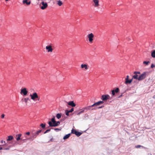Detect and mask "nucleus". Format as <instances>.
Returning <instances> with one entry per match:
<instances>
[{"label":"nucleus","instance_id":"42","mask_svg":"<svg viewBox=\"0 0 155 155\" xmlns=\"http://www.w3.org/2000/svg\"><path fill=\"white\" fill-rule=\"evenodd\" d=\"M5 115L4 114H2V115H1V118H4V117H5Z\"/></svg>","mask_w":155,"mask_h":155},{"label":"nucleus","instance_id":"41","mask_svg":"<svg viewBox=\"0 0 155 155\" xmlns=\"http://www.w3.org/2000/svg\"><path fill=\"white\" fill-rule=\"evenodd\" d=\"M155 67V65L153 64H152L151 65V68H153L154 67Z\"/></svg>","mask_w":155,"mask_h":155},{"label":"nucleus","instance_id":"35","mask_svg":"<svg viewBox=\"0 0 155 155\" xmlns=\"http://www.w3.org/2000/svg\"><path fill=\"white\" fill-rule=\"evenodd\" d=\"M85 112L84 110V109H83V110H82V111H80V112H79V113H78V115H80L81 114L84 112Z\"/></svg>","mask_w":155,"mask_h":155},{"label":"nucleus","instance_id":"31","mask_svg":"<svg viewBox=\"0 0 155 155\" xmlns=\"http://www.w3.org/2000/svg\"><path fill=\"white\" fill-rule=\"evenodd\" d=\"M150 62L149 61H144L143 62V64H145L146 65H147Z\"/></svg>","mask_w":155,"mask_h":155},{"label":"nucleus","instance_id":"1","mask_svg":"<svg viewBox=\"0 0 155 155\" xmlns=\"http://www.w3.org/2000/svg\"><path fill=\"white\" fill-rule=\"evenodd\" d=\"M42 131V130H39L35 133H31V137L33 138H35L37 136L41 133Z\"/></svg>","mask_w":155,"mask_h":155},{"label":"nucleus","instance_id":"47","mask_svg":"<svg viewBox=\"0 0 155 155\" xmlns=\"http://www.w3.org/2000/svg\"><path fill=\"white\" fill-rule=\"evenodd\" d=\"M3 149V148L1 146V145H0V150H2Z\"/></svg>","mask_w":155,"mask_h":155},{"label":"nucleus","instance_id":"18","mask_svg":"<svg viewBox=\"0 0 155 155\" xmlns=\"http://www.w3.org/2000/svg\"><path fill=\"white\" fill-rule=\"evenodd\" d=\"M13 138V137L12 136H8V138L7 139V141H9L12 140Z\"/></svg>","mask_w":155,"mask_h":155},{"label":"nucleus","instance_id":"27","mask_svg":"<svg viewBox=\"0 0 155 155\" xmlns=\"http://www.w3.org/2000/svg\"><path fill=\"white\" fill-rule=\"evenodd\" d=\"M77 131L74 129H72L71 130V133L74 134H75Z\"/></svg>","mask_w":155,"mask_h":155},{"label":"nucleus","instance_id":"9","mask_svg":"<svg viewBox=\"0 0 155 155\" xmlns=\"http://www.w3.org/2000/svg\"><path fill=\"white\" fill-rule=\"evenodd\" d=\"M65 102L67 103L69 105L73 107H74L76 106V104L73 101H70L68 102L66 101H65Z\"/></svg>","mask_w":155,"mask_h":155},{"label":"nucleus","instance_id":"29","mask_svg":"<svg viewBox=\"0 0 155 155\" xmlns=\"http://www.w3.org/2000/svg\"><path fill=\"white\" fill-rule=\"evenodd\" d=\"M40 126L42 127V128H44L45 127V124H41Z\"/></svg>","mask_w":155,"mask_h":155},{"label":"nucleus","instance_id":"23","mask_svg":"<svg viewBox=\"0 0 155 155\" xmlns=\"http://www.w3.org/2000/svg\"><path fill=\"white\" fill-rule=\"evenodd\" d=\"M61 114L58 113L56 114V117L58 119H59L61 117Z\"/></svg>","mask_w":155,"mask_h":155},{"label":"nucleus","instance_id":"14","mask_svg":"<svg viewBox=\"0 0 155 155\" xmlns=\"http://www.w3.org/2000/svg\"><path fill=\"white\" fill-rule=\"evenodd\" d=\"M81 68H84V70H86L88 69L87 65L86 64H82L81 65Z\"/></svg>","mask_w":155,"mask_h":155},{"label":"nucleus","instance_id":"28","mask_svg":"<svg viewBox=\"0 0 155 155\" xmlns=\"http://www.w3.org/2000/svg\"><path fill=\"white\" fill-rule=\"evenodd\" d=\"M65 112L66 115L67 116H68L69 115V113H70L68 111V110H65Z\"/></svg>","mask_w":155,"mask_h":155},{"label":"nucleus","instance_id":"16","mask_svg":"<svg viewBox=\"0 0 155 155\" xmlns=\"http://www.w3.org/2000/svg\"><path fill=\"white\" fill-rule=\"evenodd\" d=\"M21 134H17L16 135V137H17L16 138V140L17 141H18L19 140L21 139Z\"/></svg>","mask_w":155,"mask_h":155},{"label":"nucleus","instance_id":"22","mask_svg":"<svg viewBox=\"0 0 155 155\" xmlns=\"http://www.w3.org/2000/svg\"><path fill=\"white\" fill-rule=\"evenodd\" d=\"M82 134L81 132L77 131L75 134L78 137H79Z\"/></svg>","mask_w":155,"mask_h":155},{"label":"nucleus","instance_id":"32","mask_svg":"<svg viewBox=\"0 0 155 155\" xmlns=\"http://www.w3.org/2000/svg\"><path fill=\"white\" fill-rule=\"evenodd\" d=\"M51 129H53V128H51V129H48L46 131H45L44 133V134H46L49 132L50 131V130Z\"/></svg>","mask_w":155,"mask_h":155},{"label":"nucleus","instance_id":"38","mask_svg":"<svg viewBox=\"0 0 155 155\" xmlns=\"http://www.w3.org/2000/svg\"><path fill=\"white\" fill-rule=\"evenodd\" d=\"M90 106L91 108V107H94H94H96V106H95L94 103V104H93V105H92L91 106Z\"/></svg>","mask_w":155,"mask_h":155},{"label":"nucleus","instance_id":"30","mask_svg":"<svg viewBox=\"0 0 155 155\" xmlns=\"http://www.w3.org/2000/svg\"><path fill=\"white\" fill-rule=\"evenodd\" d=\"M53 129L57 132L61 130V128H54Z\"/></svg>","mask_w":155,"mask_h":155},{"label":"nucleus","instance_id":"24","mask_svg":"<svg viewBox=\"0 0 155 155\" xmlns=\"http://www.w3.org/2000/svg\"><path fill=\"white\" fill-rule=\"evenodd\" d=\"M57 2V4L59 6H61L63 4L62 2L60 0L58 1Z\"/></svg>","mask_w":155,"mask_h":155},{"label":"nucleus","instance_id":"10","mask_svg":"<svg viewBox=\"0 0 155 155\" xmlns=\"http://www.w3.org/2000/svg\"><path fill=\"white\" fill-rule=\"evenodd\" d=\"M119 91V89L117 87L115 89L113 90L112 91V94L113 96H114L115 94V93H117Z\"/></svg>","mask_w":155,"mask_h":155},{"label":"nucleus","instance_id":"7","mask_svg":"<svg viewBox=\"0 0 155 155\" xmlns=\"http://www.w3.org/2000/svg\"><path fill=\"white\" fill-rule=\"evenodd\" d=\"M109 96L108 95H103L101 96V99L103 101H105L109 99Z\"/></svg>","mask_w":155,"mask_h":155},{"label":"nucleus","instance_id":"48","mask_svg":"<svg viewBox=\"0 0 155 155\" xmlns=\"http://www.w3.org/2000/svg\"><path fill=\"white\" fill-rule=\"evenodd\" d=\"M26 140L25 139H22V138H21V140Z\"/></svg>","mask_w":155,"mask_h":155},{"label":"nucleus","instance_id":"19","mask_svg":"<svg viewBox=\"0 0 155 155\" xmlns=\"http://www.w3.org/2000/svg\"><path fill=\"white\" fill-rule=\"evenodd\" d=\"M151 55L153 58H155V50H153L151 52Z\"/></svg>","mask_w":155,"mask_h":155},{"label":"nucleus","instance_id":"50","mask_svg":"<svg viewBox=\"0 0 155 155\" xmlns=\"http://www.w3.org/2000/svg\"><path fill=\"white\" fill-rule=\"evenodd\" d=\"M53 140V139H52V138L50 140V141H53V140Z\"/></svg>","mask_w":155,"mask_h":155},{"label":"nucleus","instance_id":"49","mask_svg":"<svg viewBox=\"0 0 155 155\" xmlns=\"http://www.w3.org/2000/svg\"><path fill=\"white\" fill-rule=\"evenodd\" d=\"M122 95H120V96H119L118 97H119V98H120V97H122Z\"/></svg>","mask_w":155,"mask_h":155},{"label":"nucleus","instance_id":"39","mask_svg":"<svg viewBox=\"0 0 155 155\" xmlns=\"http://www.w3.org/2000/svg\"><path fill=\"white\" fill-rule=\"evenodd\" d=\"M4 150H10V148L7 147V148H4Z\"/></svg>","mask_w":155,"mask_h":155},{"label":"nucleus","instance_id":"36","mask_svg":"<svg viewBox=\"0 0 155 155\" xmlns=\"http://www.w3.org/2000/svg\"><path fill=\"white\" fill-rule=\"evenodd\" d=\"M74 110V109L73 108H72L70 110H68V111L70 113L72 112Z\"/></svg>","mask_w":155,"mask_h":155},{"label":"nucleus","instance_id":"15","mask_svg":"<svg viewBox=\"0 0 155 155\" xmlns=\"http://www.w3.org/2000/svg\"><path fill=\"white\" fill-rule=\"evenodd\" d=\"M60 122L59 121H56V122L53 124V125H51L50 126H52V127H55L58 126L60 124Z\"/></svg>","mask_w":155,"mask_h":155},{"label":"nucleus","instance_id":"53","mask_svg":"<svg viewBox=\"0 0 155 155\" xmlns=\"http://www.w3.org/2000/svg\"><path fill=\"white\" fill-rule=\"evenodd\" d=\"M63 121H64V119H63V120H62Z\"/></svg>","mask_w":155,"mask_h":155},{"label":"nucleus","instance_id":"51","mask_svg":"<svg viewBox=\"0 0 155 155\" xmlns=\"http://www.w3.org/2000/svg\"><path fill=\"white\" fill-rule=\"evenodd\" d=\"M37 99H38V100H39V97H38V98H37Z\"/></svg>","mask_w":155,"mask_h":155},{"label":"nucleus","instance_id":"43","mask_svg":"<svg viewBox=\"0 0 155 155\" xmlns=\"http://www.w3.org/2000/svg\"><path fill=\"white\" fill-rule=\"evenodd\" d=\"M1 143H5V141H4L3 140H2L1 141Z\"/></svg>","mask_w":155,"mask_h":155},{"label":"nucleus","instance_id":"54","mask_svg":"<svg viewBox=\"0 0 155 155\" xmlns=\"http://www.w3.org/2000/svg\"><path fill=\"white\" fill-rule=\"evenodd\" d=\"M18 144H20L19 143H18Z\"/></svg>","mask_w":155,"mask_h":155},{"label":"nucleus","instance_id":"5","mask_svg":"<svg viewBox=\"0 0 155 155\" xmlns=\"http://www.w3.org/2000/svg\"><path fill=\"white\" fill-rule=\"evenodd\" d=\"M56 122V121L55 120V117L54 116H53V118H52L51 120V121H49L48 122V123L49 125V127H52L50 126V124L51 125H53V124L54 123Z\"/></svg>","mask_w":155,"mask_h":155},{"label":"nucleus","instance_id":"11","mask_svg":"<svg viewBox=\"0 0 155 155\" xmlns=\"http://www.w3.org/2000/svg\"><path fill=\"white\" fill-rule=\"evenodd\" d=\"M46 49L48 50V52H52L53 51V49L52 48V46L51 45H49L46 46Z\"/></svg>","mask_w":155,"mask_h":155},{"label":"nucleus","instance_id":"34","mask_svg":"<svg viewBox=\"0 0 155 155\" xmlns=\"http://www.w3.org/2000/svg\"><path fill=\"white\" fill-rule=\"evenodd\" d=\"M141 147H143V146L140 145H137L135 146V147L137 148H140Z\"/></svg>","mask_w":155,"mask_h":155},{"label":"nucleus","instance_id":"37","mask_svg":"<svg viewBox=\"0 0 155 155\" xmlns=\"http://www.w3.org/2000/svg\"><path fill=\"white\" fill-rule=\"evenodd\" d=\"M134 74H140V72H139V71H134Z\"/></svg>","mask_w":155,"mask_h":155},{"label":"nucleus","instance_id":"17","mask_svg":"<svg viewBox=\"0 0 155 155\" xmlns=\"http://www.w3.org/2000/svg\"><path fill=\"white\" fill-rule=\"evenodd\" d=\"M71 134H68L66 135L63 137V139L65 140L68 139L70 136Z\"/></svg>","mask_w":155,"mask_h":155},{"label":"nucleus","instance_id":"40","mask_svg":"<svg viewBox=\"0 0 155 155\" xmlns=\"http://www.w3.org/2000/svg\"><path fill=\"white\" fill-rule=\"evenodd\" d=\"M99 103L100 105L103 104L104 103V102L103 101H99Z\"/></svg>","mask_w":155,"mask_h":155},{"label":"nucleus","instance_id":"6","mask_svg":"<svg viewBox=\"0 0 155 155\" xmlns=\"http://www.w3.org/2000/svg\"><path fill=\"white\" fill-rule=\"evenodd\" d=\"M94 35L92 33H91L88 35V38L89 41L90 42H92L93 40V38L94 37Z\"/></svg>","mask_w":155,"mask_h":155},{"label":"nucleus","instance_id":"13","mask_svg":"<svg viewBox=\"0 0 155 155\" xmlns=\"http://www.w3.org/2000/svg\"><path fill=\"white\" fill-rule=\"evenodd\" d=\"M93 1L94 3V6L95 7H97L99 6V0H93Z\"/></svg>","mask_w":155,"mask_h":155},{"label":"nucleus","instance_id":"20","mask_svg":"<svg viewBox=\"0 0 155 155\" xmlns=\"http://www.w3.org/2000/svg\"><path fill=\"white\" fill-rule=\"evenodd\" d=\"M125 83L127 85L128 84H130L131 83H130V81L129 79H125Z\"/></svg>","mask_w":155,"mask_h":155},{"label":"nucleus","instance_id":"44","mask_svg":"<svg viewBox=\"0 0 155 155\" xmlns=\"http://www.w3.org/2000/svg\"><path fill=\"white\" fill-rule=\"evenodd\" d=\"M26 134L27 135H29L30 134V133L29 132H27L26 133Z\"/></svg>","mask_w":155,"mask_h":155},{"label":"nucleus","instance_id":"4","mask_svg":"<svg viewBox=\"0 0 155 155\" xmlns=\"http://www.w3.org/2000/svg\"><path fill=\"white\" fill-rule=\"evenodd\" d=\"M28 93V91L26 88H24L21 89V90L20 93L23 94L24 96L26 95Z\"/></svg>","mask_w":155,"mask_h":155},{"label":"nucleus","instance_id":"21","mask_svg":"<svg viewBox=\"0 0 155 155\" xmlns=\"http://www.w3.org/2000/svg\"><path fill=\"white\" fill-rule=\"evenodd\" d=\"M135 74V75L133 76V78H134V79L138 80V75L137 74Z\"/></svg>","mask_w":155,"mask_h":155},{"label":"nucleus","instance_id":"45","mask_svg":"<svg viewBox=\"0 0 155 155\" xmlns=\"http://www.w3.org/2000/svg\"><path fill=\"white\" fill-rule=\"evenodd\" d=\"M129 76L128 75H127V76H126V78H125V79H129Z\"/></svg>","mask_w":155,"mask_h":155},{"label":"nucleus","instance_id":"26","mask_svg":"<svg viewBox=\"0 0 155 155\" xmlns=\"http://www.w3.org/2000/svg\"><path fill=\"white\" fill-rule=\"evenodd\" d=\"M104 107V106H101V107H95L94 108V109L95 110H96L97 109L101 108Z\"/></svg>","mask_w":155,"mask_h":155},{"label":"nucleus","instance_id":"8","mask_svg":"<svg viewBox=\"0 0 155 155\" xmlns=\"http://www.w3.org/2000/svg\"><path fill=\"white\" fill-rule=\"evenodd\" d=\"M41 3L42 6H41V8L42 10L45 9L48 6V5L46 2H43Z\"/></svg>","mask_w":155,"mask_h":155},{"label":"nucleus","instance_id":"33","mask_svg":"<svg viewBox=\"0 0 155 155\" xmlns=\"http://www.w3.org/2000/svg\"><path fill=\"white\" fill-rule=\"evenodd\" d=\"M94 104H95L96 107H97V106H98L100 105V104L99 103V101L96 102V103H94Z\"/></svg>","mask_w":155,"mask_h":155},{"label":"nucleus","instance_id":"52","mask_svg":"<svg viewBox=\"0 0 155 155\" xmlns=\"http://www.w3.org/2000/svg\"><path fill=\"white\" fill-rule=\"evenodd\" d=\"M11 146H11V145H10V146H9V147H11Z\"/></svg>","mask_w":155,"mask_h":155},{"label":"nucleus","instance_id":"3","mask_svg":"<svg viewBox=\"0 0 155 155\" xmlns=\"http://www.w3.org/2000/svg\"><path fill=\"white\" fill-rule=\"evenodd\" d=\"M146 74L144 72L138 77V80L141 81L145 79L146 77Z\"/></svg>","mask_w":155,"mask_h":155},{"label":"nucleus","instance_id":"25","mask_svg":"<svg viewBox=\"0 0 155 155\" xmlns=\"http://www.w3.org/2000/svg\"><path fill=\"white\" fill-rule=\"evenodd\" d=\"M24 101L25 103L27 104V102L28 101H30V99L28 97L25 98L24 99Z\"/></svg>","mask_w":155,"mask_h":155},{"label":"nucleus","instance_id":"12","mask_svg":"<svg viewBox=\"0 0 155 155\" xmlns=\"http://www.w3.org/2000/svg\"><path fill=\"white\" fill-rule=\"evenodd\" d=\"M85 112H86L87 111L89 110H94V108H91L90 106H87L83 108Z\"/></svg>","mask_w":155,"mask_h":155},{"label":"nucleus","instance_id":"46","mask_svg":"<svg viewBox=\"0 0 155 155\" xmlns=\"http://www.w3.org/2000/svg\"><path fill=\"white\" fill-rule=\"evenodd\" d=\"M134 78H133L131 79L130 80V83H131L133 81V79Z\"/></svg>","mask_w":155,"mask_h":155},{"label":"nucleus","instance_id":"2","mask_svg":"<svg viewBox=\"0 0 155 155\" xmlns=\"http://www.w3.org/2000/svg\"><path fill=\"white\" fill-rule=\"evenodd\" d=\"M30 96L31 97V99L33 101L38 98L37 94L36 92L32 94H30Z\"/></svg>","mask_w":155,"mask_h":155}]
</instances>
